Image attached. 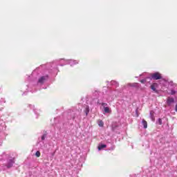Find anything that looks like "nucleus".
<instances>
[{
  "instance_id": "nucleus-13",
  "label": "nucleus",
  "mask_w": 177,
  "mask_h": 177,
  "mask_svg": "<svg viewBox=\"0 0 177 177\" xmlns=\"http://www.w3.org/2000/svg\"><path fill=\"white\" fill-rule=\"evenodd\" d=\"M158 122L159 125H162V120L161 118L158 119Z\"/></svg>"
},
{
  "instance_id": "nucleus-18",
  "label": "nucleus",
  "mask_w": 177,
  "mask_h": 177,
  "mask_svg": "<svg viewBox=\"0 0 177 177\" xmlns=\"http://www.w3.org/2000/svg\"><path fill=\"white\" fill-rule=\"evenodd\" d=\"M176 111H177V105L176 106Z\"/></svg>"
},
{
  "instance_id": "nucleus-14",
  "label": "nucleus",
  "mask_w": 177,
  "mask_h": 177,
  "mask_svg": "<svg viewBox=\"0 0 177 177\" xmlns=\"http://www.w3.org/2000/svg\"><path fill=\"white\" fill-rule=\"evenodd\" d=\"M111 84H112V85H114V84H115V85H116V86H118V85H119L118 83L115 81H112Z\"/></svg>"
},
{
  "instance_id": "nucleus-17",
  "label": "nucleus",
  "mask_w": 177,
  "mask_h": 177,
  "mask_svg": "<svg viewBox=\"0 0 177 177\" xmlns=\"http://www.w3.org/2000/svg\"><path fill=\"white\" fill-rule=\"evenodd\" d=\"M171 95H175V91H171Z\"/></svg>"
},
{
  "instance_id": "nucleus-4",
  "label": "nucleus",
  "mask_w": 177,
  "mask_h": 177,
  "mask_svg": "<svg viewBox=\"0 0 177 177\" xmlns=\"http://www.w3.org/2000/svg\"><path fill=\"white\" fill-rule=\"evenodd\" d=\"M127 86H131V88H138V83H128Z\"/></svg>"
},
{
  "instance_id": "nucleus-16",
  "label": "nucleus",
  "mask_w": 177,
  "mask_h": 177,
  "mask_svg": "<svg viewBox=\"0 0 177 177\" xmlns=\"http://www.w3.org/2000/svg\"><path fill=\"white\" fill-rule=\"evenodd\" d=\"M41 140H45V135L42 136Z\"/></svg>"
},
{
  "instance_id": "nucleus-6",
  "label": "nucleus",
  "mask_w": 177,
  "mask_h": 177,
  "mask_svg": "<svg viewBox=\"0 0 177 177\" xmlns=\"http://www.w3.org/2000/svg\"><path fill=\"white\" fill-rule=\"evenodd\" d=\"M107 147L106 145H101L98 146V150L100 151L102 149H106Z\"/></svg>"
},
{
  "instance_id": "nucleus-19",
  "label": "nucleus",
  "mask_w": 177,
  "mask_h": 177,
  "mask_svg": "<svg viewBox=\"0 0 177 177\" xmlns=\"http://www.w3.org/2000/svg\"><path fill=\"white\" fill-rule=\"evenodd\" d=\"M86 115H88V112H86Z\"/></svg>"
},
{
  "instance_id": "nucleus-3",
  "label": "nucleus",
  "mask_w": 177,
  "mask_h": 177,
  "mask_svg": "<svg viewBox=\"0 0 177 177\" xmlns=\"http://www.w3.org/2000/svg\"><path fill=\"white\" fill-rule=\"evenodd\" d=\"M101 104L104 109V111H110V108H109V106H107L106 103H102Z\"/></svg>"
},
{
  "instance_id": "nucleus-11",
  "label": "nucleus",
  "mask_w": 177,
  "mask_h": 177,
  "mask_svg": "<svg viewBox=\"0 0 177 177\" xmlns=\"http://www.w3.org/2000/svg\"><path fill=\"white\" fill-rule=\"evenodd\" d=\"M98 125L99 127H103V125H104V123L102 120H100V122H98Z\"/></svg>"
},
{
  "instance_id": "nucleus-1",
  "label": "nucleus",
  "mask_w": 177,
  "mask_h": 177,
  "mask_svg": "<svg viewBox=\"0 0 177 177\" xmlns=\"http://www.w3.org/2000/svg\"><path fill=\"white\" fill-rule=\"evenodd\" d=\"M151 80H161V78H162V76H161V74L158 72L154 73H151Z\"/></svg>"
},
{
  "instance_id": "nucleus-20",
  "label": "nucleus",
  "mask_w": 177,
  "mask_h": 177,
  "mask_svg": "<svg viewBox=\"0 0 177 177\" xmlns=\"http://www.w3.org/2000/svg\"><path fill=\"white\" fill-rule=\"evenodd\" d=\"M105 113H109V111H106Z\"/></svg>"
},
{
  "instance_id": "nucleus-8",
  "label": "nucleus",
  "mask_w": 177,
  "mask_h": 177,
  "mask_svg": "<svg viewBox=\"0 0 177 177\" xmlns=\"http://www.w3.org/2000/svg\"><path fill=\"white\" fill-rule=\"evenodd\" d=\"M13 164H15V158H13L11 160V163L8 164V168H10V167H12L13 165Z\"/></svg>"
},
{
  "instance_id": "nucleus-12",
  "label": "nucleus",
  "mask_w": 177,
  "mask_h": 177,
  "mask_svg": "<svg viewBox=\"0 0 177 177\" xmlns=\"http://www.w3.org/2000/svg\"><path fill=\"white\" fill-rule=\"evenodd\" d=\"M36 157H41V152L39 151H37L35 153Z\"/></svg>"
},
{
  "instance_id": "nucleus-5",
  "label": "nucleus",
  "mask_w": 177,
  "mask_h": 177,
  "mask_svg": "<svg viewBox=\"0 0 177 177\" xmlns=\"http://www.w3.org/2000/svg\"><path fill=\"white\" fill-rule=\"evenodd\" d=\"M142 124L145 129H147V122L145 119L142 120Z\"/></svg>"
},
{
  "instance_id": "nucleus-10",
  "label": "nucleus",
  "mask_w": 177,
  "mask_h": 177,
  "mask_svg": "<svg viewBox=\"0 0 177 177\" xmlns=\"http://www.w3.org/2000/svg\"><path fill=\"white\" fill-rule=\"evenodd\" d=\"M150 115H151V119L152 121H156V118H154V115L153 114V113H150Z\"/></svg>"
},
{
  "instance_id": "nucleus-7",
  "label": "nucleus",
  "mask_w": 177,
  "mask_h": 177,
  "mask_svg": "<svg viewBox=\"0 0 177 177\" xmlns=\"http://www.w3.org/2000/svg\"><path fill=\"white\" fill-rule=\"evenodd\" d=\"M157 85V84H153L152 85H151V89H152V91H153L154 92H156L157 90L156 89V86Z\"/></svg>"
},
{
  "instance_id": "nucleus-9",
  "label": "nucleus",
  "mask_w": 177,
  "mask_h": 177,
  "mask_svg": "<svg viewBox=\"0 0 177 177\" xmlns=\"http://www.w3.org/2000/svg\"><path fill=\"white\" fill-rule=\"evenodd\" d=\"M167 103L168 104H171V103H174V98H168Z\"/></svg>"
},
{
  "instance_id": "nucleus-2",
  "label": "nucleus",
  "mask_w": 177,
  "mask_h": 177,
  "mask_svg": "<svg viewBox=\"0 0 177 177\" xmlns=\"http://www.w3.org/2000/svg\"><path fill=\"white\" fill-rule=\"evenodd\" d=\"M46 80H48V75L42 76L39 79L38 82H39V84H44V82H45V81H46Z\"/></svg>"
},
{
  "instance_id": "nucleus-15",
  "label": "nucleus",
  "mask_w": 177,
  "mask_h": 177,
  "mask_svg": "<svg viewBox=\"0 0 177 177\" xmlns=\"http://www.w3.org/2000/svg\"><path fill=\"white\" fill-rule=\"evenodd\" d=\"M140 82H141V84H145V82H146V80H140Z\"/></svg>"
}]
</instances>
